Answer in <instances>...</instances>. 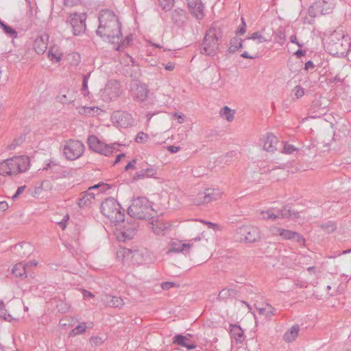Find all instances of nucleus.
<instances>
[{
  "label": "nucleus",
  "mask_w": 351,
  "mask_h": 351,
  "mask_svg": "<svg viewBox=\"0 0 351 351\" xmlns=\"http://www.w3.org/2000/svg\"><path fill=\"white\" fill-rule=\"evenodd\" d=\"M99 26L96 31L97 36L104 40L118 43L122 37L121 23L114 13L109 10H103L99 14Z\"/></svg>",
  "instance_id": "f257e3e1"
},
{
  "label": "nucleus",
  "mask_w": 351,
  "mask_h": 351,
  "mask_svg": "<svg viewBox=\"0 0 351 351\" xmlns=\"http://www.w3.org/2000/svg\"><path fill=\"white\" fill-rule=\"evenodd\" d=\"M350 40L348 35L335 32L329 37V41L326 44V50L334 56L344 57L350 51Z\"/></svg>",
  "instance_id": "f03ea898"
},
{
  "label": "nucleus",
  "mask_w": 351,
  "mask_h": 351,
  "mask_svg": "<svg viewBox=\"0 0 351 351\" xmlns=\"http://www.w3.org/2000/svg\"><path fill=\"white\" fill-rule=\"evenodd\" d=\"M29 158L27 156H15L0 162V175H16L26 171L29 167Z\"/></svg>",
  "instance_id": "7ed1b4c3"
},
{
  "label": "nucleus",
  "mask_w": 351,
  "mask_h": 351,
  "mask_svg": "<svg viewBox=\"0 0 351 351\" xmlns=\"http://www.w3.org/2000/svg\"><path fill=\"white\" fill-rule=\"evenodd\" d=\"M153 212L152 203L145 197L134 198L128 209V215L137 219H147Z\"/></svg>",
  "instance_id": "20e7f679"
},
{
  "label": "nucleus",
  "mask_w": 351,
  "mask_h": 351,
  "mask_svg": "<svg viewBox=\"0 0 351 351\" xmlns=\"http://www.w3.org/2000/svg\"><path fill=\"white\" fill-rule=\"evenodd\" d=\"M101 212L115 225L124 222V212L119 202L113 197H108L101 203Z\"/></svg>",
  "instance_id": "39448f33"
},
{
  "label": "nucleus",
  "mask_w": 351,
  "mask_h": 351,
  "mask_svg": "<svg viewBox=\"0 0 351 351\" xmlns=\"http://www.w3.org/2000/svg\"><path fill=\"white\" fill-rule=\"evenodd\" d=\"M221 36V32L219 29L213 27H210L206 31L201 45V53L206 56H215L219 49V39Z\"/></svg>",
  "instance_id": "423d86ee"
},
{
  "label": "nucleus",
  "mask_w": 351,
  "mask_h": 351,
  "mask_svg": "<svg viewBox=\"0 0 351 351\" xmlns=\"http://www.w3.org/2000/svg\"><path fill=\"white\" fill-rule=\"evenodd\" d=\"M84 143L75 139H69L62 145L63 154L69 160L79 158L84 154Z\"/></svg>",
  "instance_id": "0eeeda50"
},
{
  "label": "nucleus",
  "mask_w": 351,
  "mask_h": 351,
  "mask_svg": "<svg viewBox=\"0 0 351 351\" xmlns=\"http://www.w3.org/2000/svg\"><path fill=\"white\" fill-rule=\"evenodd\" d=\"M87 144L90 150L106 156L111 155L115 149H117L116 146L119 145L117 143L107 145L101 141L95 135L88 136Z\"/></svg>",
  "instance_id": "6e6552de"
},
{
  "label": "nucleus",
  "mask_w": 351,
  "mask_h": 351,
  "mask_svg": "<svg viewBox=\"0 0 351 351\" xmlns=\"http://www.w3.org/2000/svg\"><path fill=\"white\" fill-rule=\"evenodd\" d=\"M234 238L239 242L253 243L261 238V234L256 227L243 226L237 229Z\"/></svg>",
  "instance_id": "1a4fd4ad"
},
{
  "label": "nucleus",
  "mask_w": 351,
  "mask_h": 351,
  "mask_svg": "<svg viewBox=\"0 0 351 351\" xmlns=\"http://www.w3.org/2000/svg\"><path fill=\"white\" fill-rule=\"evenodd\" d=\"M122 93L120 83L115 80H109L100 91V97L105 102L118 99Z\"/></svg>",
  "instance_id": "9d476101"
},
{
  "label": "nucleus",
  "mask_w": 351,
  "mask_h": 351,
  "mask_svg": "<svg viewBox=\"0 0 351 351\" xmlns=\"http://www.w3.org/2000/svg\"><path fill=\"white\" fill-rule=\"evenodd\" d=\"M221 195V192L216 189H207L205 191L199 193L194 199L196 205L208 204L210 202L218 199Z\"/></svg>",
  "instance_id": "9b49d317"
},
{
  "label": "nucleus",
  "mask_w": 351,
  "mask_h": 351,
  "mask_svg": "<svg viewBox=\"0 0 351 351\" xmlns=\"http://www.w3.org/2000/svg\"><path fill=\"white\" fill-rule=\"evenodd\" d=\"M221 195V192L216 189H207L205 191L199 193L194 199L196 205L208 204L210 202L218 199Z\"/></svg>",
  "instance_id": "f8f14e48"
},
{
  "label": "nucleus",
  "mask_w": 351,
  "mask_h": 351,
  "mask_svg": "<svg viewBox=\"0 0 351 351\" xmlns=\"http://www.w3.org/2000/svg\"><path fill=\"white\" fill-rule=\"evenodd\" d=\"M86 16L85 14L74 13L70 16L69 23L72 27L74 35L77 36L84 32L86 29Z\"/></svg>",
  "instance_id": "ddd939ff"
},
{
  "label": "nucleus",
  "mask_w": 351,
  "mask_h": 351,
  "mask_svg": "<svg viewBox=\"0 0 351 351\" xmlns=\"http://www.w3.org/2000/svg\"><path fill=\"white\" fill-rule=\"evenodd\" d=\"M149 218L150 221L149 223L151 226L152 231L158 235L165 234L168 228L167 224L165 223L159 216L154 217L152 215Z\"/></svg>",
  "instance_id": "4468645a"
},
{
  "label": "nucleus",
  "mask_w": 351,
  "mask_h": 351,
  "mask_svg": "<svg viewBox=\"0 0 351 351\" xmlns=\"http://www.w3.org/2000/svg\"><path fill=\"white\" fill-rule=\"evenodd\" d=\"M192 244L183 243L182 241L176 240L171 242L170 248L167 252V254L172 252L175 253H183L184 254H188L190 253Z\"/></svg>",
  "instance_id": "2eb2a0df"
},
{
  "label": "nucleus",
  "mask_w": 351,
  "mask_h": 351,
  "mask_svg": "<svg viewBox=\"0 0 351 351\" xmlns=\"http://www.w3.org/2000/svg\"><path fill=\"white\" fill-rule=\"evenodd\" d=\"M188 7L191 13L198 20L204 16V5L201 0H187Z\"/></svg>",
  "instance_id": "dca6fc26"
},
{
  "label": "nucleus",
  "mask_w": 351,
  "mask_h": 351,
  "mask_svg": "<svg viewBox=\"0 0 351 351\" xmlns=\"http://www.w3.org/2000/svg\"><path fill=\"white\" fill-rule=\"evenodd\" d=\"M131 89L133 97L138 101H144L148 97L149 90L145 84L136 83Z\"/></svg>",
  "instance_id": "f3484780"
},
{
  "label": "nucleus",
  "mask_w": 351,
  "mask_h": 351,
  "mask_svg": "<svg viewBox=\"0 0 351 351\" xmlns=\"http://www.w3.org/2000/svg\"><path fill=\"white\" fill-rule=\"evenodd\" d=\"M192 335H176L173 339V343L180 346L186 348L187 350H192L197 347L196 343L191 340Z\"/></svg>",
  "instance_id": "a211bd4d"
},
{
  "label": "nucleus",
  "mask_w": 351,
  "mask_h": 351,
  "mask_svg": "<svg viewBox=\"0 0 351 351\" xmlns=\"http://www.w3.org/2000/svg\"><path fill=\"white\" fill-rule=\"evenodd\" d=\"M157 173L156 169L153 166L147 165L145 168H142L141 170L136 172L132 180L136 181L138 180H143L145 178H152Z\"/></svg>",
  "instance_id": "6ab92c4d"
},
{
  "label": "nucleus",
  "mask_w": 351,
  "mask_h": 351,
  "mask_svg": "<svg viewBox=\"0 0 351 351\" xmlns=\"http://www.w3.org/2000/svg\"><path fill=\"white\" fill-rule=\"evenodd\" d=\"M49 36L43 34L38 36L34 40V48L38 54H43L47 48Z\"/></svg>",
  "instance_id": "aec40b11"
},
{
  "label": "nucleus",
  "mask_w": 351,
  "mask_h": 351,
  "mask_svg": "<svg viewBox=\"0 0 351 351\" xmlns=\"http://www.w3.org/2000/svg\"><path fill=\"white\" fill-rule=\"evenodd\" d=\"M32 249L31 244L27 242L19 243L13 246L14 252L21 257L27 256L31 254Z\"/></svg>",
  "instance_id": "412c9836"
},
{
  "label": "nucleus",
  "mask_w": 351,
  "mask_h": 351,
  "mask_svg": "<svg viewBox=\"0 0 351 351\" xmlns=\"http://www.w3.org/2000/svg\"><path fill=\"white\" fill-rule=\"evenodd\" d=\"M245 43L246 44V46H243V48L247 49L250 51H256V52L255 53L254 55L252 56V55H250L247 51H245L241 54V56L242 58H247V59H255L257 57H258V52H257L258 44L250 40V39H248L247 38L245 39H244V44Z\"/></svg>",
  "instance_id": "4be33fe9"
},
{
  "label": "nucleus",
  "mask_w": 351,
  "mask_h": 351,
  "mask_svg": "<svg viewBox=\"0 0 351 351\" xmlns=\"http://www.w3.org/2000/svg\"><path fill=\"white\" fill-rule=\"evenodd\" d=\"M279 141L277 137L273 134H267L265 139L264 140L263 148L265 150L269 152H274L277 149V145Z\"/></svg>",
  "instance_id": "5701e85b"
},
{
  "label": "nucleus",
  "mask_w": 351,
  "mask_h": 351,
  "mask_svg": "<svg viewBox=\"0 0 351 351\" xmlns=\"http://www.w3.org/2000/svg\"><path fill=\"white\" fill-rule=\"evenodd\" d=\"M105 304L110 307L120 308L123 306V300L120 297L106 295L103 298Z\"/></svg>",
  "instance_id": "b1692460"
},
{
  "label": "nucleus",
  "mask_w": 351,
  "mask_h": 351,
  "mask_svg": "<svg viewBox=\"0 0 351 351\" xmlns=\"http://www.w3.org/2000/svg\"><path fill=\"white\" fill-rule=\"evenodd\" d=\"M136 232V225L135 223L130 224L127 223L123 226V228L121 231V234L123 238V241L125 239H131L134 237Z\"/></svg>",
  "instance_id": "393cba45"
},
{
  "label": "nucleus",
  "mask_w": 351,
  "mask_h": 351,
  "mask_svg": "<svg viewBox=\"0 0 351 351\" xmlns=\"http://www.w3.org/2000/svg\"><path fill=\"white\" fill-rule=\"evenodd\" d=\"M117 118V123L121 128H127L132 125L133 119L128 112L119 113Z\"/></svg>",
  "instance_id": "a878e982"
},
{
  "label": "nucleus",
  "mask_w": 351,
  "mask_h": 351,
  "mask_svg": "<svg viewBox=\"0 0 351 351\" xmlns=\"http://www.w3.org/2000/svg\"><path fill=\"white\" fill-rule=\"evenodd\" d=\"M45 169H51L53 172V175L51 177L55 179L65 178L68 175L66 171L61 169L59 166L55 164L49 163L47 167H45Z\"/></svg>",
  "instance_id": "bb28decb"
},
{
  "label": "nucleus",
  "mask_w": 351,
  "mask_h": 351,
  "mask_svg": "<svg viewBox=\"0 0 351 351\" xmlns=\"http://www.w3.org/2000/svg\"><path fill=\"white\" fill-rule=\"evenodd\" d=\"M94 199L95 193L93 192L84 191L78 199L77 204L80 207H84L90 204Z\"/></svg>",
  "instance_id": "cd10ccee"
},
{
  "label": "nucleus",
  "mask_w": 351,
  "mask_h": 351,
  "mask_svg": "<svg viewBox=\"0 0 351 351\" xmlns=\"http://www.w3.org/2000/svg\"><path fill=\"white\" fill-rule=\"evenodd\" d=\"M276 211H277V213L278 215V219H280V218L295 219L299 217L298 213H295L294 211L291 210V208L288 206L283 207L282 209L276 208Z\"/></svg>",
  "instance_id": "c85d7f7f"
},
{
  "label": "nucleus",
  "mask_w": 351,
  "mask_h": 351,
  "mask_svg": "<svg viewBox=\"0 0 351 351\" xmlns=\"http://www.w3.org/2000/svg\"><path fill=\"white\" fill-rule=\"evenodd\" d=\"M230 334L232 338L235 339L237 342L241 343L243 339V331L237 324H230Z\"/></svg>",
  "instance_id": "c756f323"
},
{
  "label": "nucleus",
  "mask_w": 351,
  "mask_h": 351,
  "mask_svg": "<svg viewBox=\"0 0 351 351\" xmlns=\"http://www.w3.org/2000/svg\"><path fill=\"white\" fill-rule=\"evenodd\" d=\"M60 102L63 104H69L74 101L75 96L73 92L69 90H62L58 97Z\"/></svg>",
  "instance_id": "7c9ffc66"
},
{
  "label": "nucleus",
  "mask_w": 351,
  "mask_h": 351,
  "mask_svg": "<svg viewBox=\"0 0 351 351\" xmlns=\"http://www.w3.org/2000/svg\"><path fill=\"white\" fill-rule=\"evenodd\" d=\"M300 331V326L298 324L293 325L283 335V339L286 342H292L295 339Z\"/></svg>",
  "instance_id": "2f4dec72"
},
{
  "label": "nucleus",
  "mask_w": 351,
  "mask_h": 351,
  "mask_svg": "<svg viewBox=\"0 0 351 351\" xmlns=\"http://www.w3.org/2000/svg\"><path fill=\"white\" fill-rule=\"evenodd\" d=\"M12 273L16 277H27L28 265L19 263L12 268Z\"/></svg>",
  "instance_id": "473e14b6"
},
{
  "label": "nucleus",
  "mask_w": 351,
  "mask_h": 351,
  "mask_svg": "<svg viewBox=\"0 0 351 351\" xmlns=\"http://www.w3.org/2000/svg\"><path fill=\"white\" fill-rule=\"evenodd\" d=\"M243 46H246V44H244V40H241L238 37H234L230 41L228 51L229 53H234L239 49L243 48Z\"/></svg>",
  "instance_id": "72a5a7b5"
},
{
  "label": "nucleus",
  "mask_w": 351,
  "mask_h": 351,
  "mask_svg": "<svg viewBox=\"0 0 351 351\" xmlns=\"http://www.w3.org/2000/svg\"><path fill=\"white\" fill-rule=\"evenodd\" d=\"M260 218L265 220L275 221L278 219L276 208H270L267 210L260 212Z\"/></svg>",
  "instance_id": "f704fd0d"
},
{
  "label": "nucleus",
  "mask_w": 351,
  "mask_h": 351,
  "mask_svg": "<svg viewBox=\"0 0 351 351\" xmlns=\"http://www.w3.org/2000/svg\"><path fill=\"white\" fill-rule=\"evenodd\" d=\"M315 5L317 8H322V14H327L334 8L335 3L334 0H319Z\"/></svg>",
  "instance_id": "c9c22d12"
},
{
  "label": "nucleus",
  "mask_w": 351,
  "mask_h": 351,
  "mask_svg": "<svg viewBox=\"0 0 351 351\" xmlns=\"http://www.w3.org/2000/svg\"><path fill=\"white\" fill-rule=\"evenodd\" d=\"M238 291L232 288L223 289L219 293V298L221 300H226L229 298H235L237 295Z\"/></svg>",
  "instance_id": "e433bc0d"
},
{
  "label": "nucleus",
  "mask_w": 351,
  "mask_h": 351,
  "mask_svg": "<svg viewBox=\"0 0 351 351\" xmlns=\"http://www.w3.org/2000/svg\"><path fill=\"white\" fill-rule=\"evenodd\" d=\"M259 315H264L267 319H269L274 315L276 309L270 304H267L265 307L257 308Z\"/></svg>",
  "instance_id": "4c0bfd02"
},
{
  "label": "nucleus",
  "mask_w": 351,
  "mask_h": 351,
  "mask_svg": "<svg viewBox=\"0 0 351 351\" xmlns=\"http://www.w3.org/2000/svg\"><path fill=\"white\" fill-rule=\"evenodd\" d=\"M0 27L3 29L4 32L10 38H16L18 36L17 32L0 20Z\"/></svg>",
  "instance_id": "58836bf2"
},
{
  "label": "nucleus",
  "mask_w": 351,
  "mask_h": 351,
  "mask_svg": "<svg viewBox=\"0 0 351 351\" xmlns=\"http://www.w3.org/2000/svg\"><path fill=\"white\" fill-rule=\"evenodd\" d=\"M221 115L223 117H225V119L228 121H232L234 119V111L231 110L229 107L228 106H224L221 110Z\"/></svg>",
  "instance_id": "ea45409f"
},
{
  "label": "nucleus",
  "mask_w": 351,
  "mask_h": 351,
  "mask_svg": "<svg viewBox=\"0 0 351 351\" xmlns=\"http://www.w3.org/2000/svg\"><path fill=\"white\" fill-rule=\"evenodd\" d=\"M183 19L184 14L182 10L178 11L176 10L172 12V20L177 25H180L184 22Z\"/></svg>",
  "instance_id": "a19ab883"
},
{
  "label": "nucleus",
  "mask_w": 351,
  "mask_h": 351,
  "mask_svg": "<svg viewBox=\"0 0 351 351\" xmlns=\"http://www.w3.org/2000/svg\"><path fill=\"white\" fill-rule=\"evenodd\" d=\"M109 189V186L107 184L104 182H99L94 186H90L88 189V191L93 192L94 190H99L98 193L106 192Z\"/></svg>",
  "instance_id": "79ce46f5"
},
{
  "label": "nucleus",
  "mask_w": 351,
  "mask_h": 351,
  "mask_svg": "<svg viewBox=\"0 0 351 351\" xmlns=\"http://www.w3.org/2000/svg\"><path fill=\"white\" fill-rule=\"evenodd\" d=\"M87 328L86 323H82L78 324L75 328H74L70 332V336L78 335L86 332Z\"/></svg>",
  "instance_id": "37998d69"
},
{
  "label": "nucleus",
  "mask_w": 351,
  "mask_h": 351,
  "mask_svg": "<svg viewBox=\"0 0 351 351\" xmlns=\"http://www.w3.org/2000/svg\"><path fill=\"white\" fill-rule=\"evenodd\" d=\"M247 38L258 45L267 41V40L258 32H254L251 36Z\"/></svg>",
  "instance_id": "c03bdc74"
},
{
  "label": "nucleus",
  "mask_w": 351,
  "mask_h": 351,
  "mask_svg": "<svg viewBox=\"0 0 351 351\" xmlns=\"http://www.w3.org/2000/svg\"><path fill=\"white\" fill-rule=\"evenodd\" d=\"M160 6L164 10H170L173 5L174 0H158Z\"/></svg>",
  "instance_id": "a18cd8bd"
},
{
  "label": "nucleus",
  "mask_w": 351,
  "mask_h": 351,
  "mask_svg": "<svg viewBox=\"0 0 351 351\" xmlns=\"http://www.w3.org/2000/svg\"><path fill=\"white\" fill-rule=\"evenodd\" d=\"M48 58L51 61L57 63L61 60L62 54L60 53H55L51 50H49L48 52Z\"/></svg>",
  "instance_id": "49530a36"
},
{
  "label": "nucleus",
  "mask_w": 351,
  "mask_h": 351,
  "mask_svg": "<svg viewBox=\"0 0 351 351\" xmlns=\"http://www.w3.org/2000/svg\"><path fill=\"white\" fill-rule=\"evenodd\" d=\"M322 228L328 233H330L336 230L337 226L335 223L329 221L325 224H323Z\"/></svg>",
  "instance_id": "de8ad7c7"
},
{
  "label": "nucleus",
  "mask_w": 351,
  "mask_h": 351,
  "mask_svg": "<svg viewBox=\"0 0 351 351\" xmlns=\"http://www.w3.org/2000/svg\"><path fill=\"white\" fill-rule=\"evenodd\" d=\"M279 231H280V236L282 237L285 239H292V238L293 237L294 233H295L294 231L285 230V229H282V230H279Z\"/></svg>",
  "instance_id": "09e8293b"
},
{
  "label": "nucleus",
  "mask_w": 351,
  "mask_h": 351,
  "mask_svg": "<svg viewBox=\"0 0 351 351\" xmlns=\"http://www.w3.org/2000/svg\"><path fill=\"white\" fill-rule=\"evenodd\" d=\"M148 138H149L148 134H147L143 132H140L136 134L135 141L138 143H142L146 141L148 139Z\"/></svg>",
  "instance_id": "8fccbe9b"
},
{
  "label": "nucleus",
  "mask_w": 351,
  "mask_h": 351,
  "mask_svg": "<svg viewBox=\"0 0 351 351\" xmlns=\"http://www.w3.org/2000/svg\"><path fill=\"white\" fill-rule=\"evenodd\" d=\"M25 141L24 136H20L15 138L13 142L8 146L10 149H14L17 146L20 145Z\"/></svg>",
  "instance_id": "3c124183"
},
{
  "label": "nucleus",
  "mask_w": 351,
  "mask_h": 351,
  "mask_svg": "<svg viewBox=\"0 0 351 351\" xmlns=\"http://www.w3.org/2000/svg\"><path fill=\"white\" fill-rule=\"evenodd\" d=\"M293 92L296 99H300L304 95V90L300 86H296L293 89Z\"/></svg>",
  "instance_id": "603ef678"
},
{
  "label": "nucleus",
  "mask_w": 351,
  "mask_h": 351,
  "mask_svg": "<svg viewBox=\"0 0 351 351\" xmlns=\"http://www.w3.org/2000/svg\"><path fill=\"white\" fill-rule=\"evenodd\" d=\"M298 150V148H296L295 146L290 145V144H285L283 147V152L285 154H292L295 151Z\"/></svg>",
  "instance_id": "864d4df0"
},
{
  "label": "nucleus",
  "mask_w": 351,
  "mask_h": 351,
  "mask_svg": "<svg viewBox=\"0 0 351 351\" xmlns=\"http://www.w3.org/2000/svg\"><path fill=\"white\" fill-rule=\"evenodd\" d=\"M292 239H293L300 245H304L305 242V239H304L303 236L297 232H295Z\"/></svg>",
  "instance_id": "5fc2aeb1"
},
{
  "label": "nucleus",
  "mask_w": 351,
  "mask_h": 351,
  "mask_svg": "<svg viewBox=\"0 0 351 351\" xmlns=\"http://www.w3.org/2000/svg\"><path fill=\"white\" fill-rule=\"evenodd\" d=\"M89 76H90V73L83 75L82 91L84 93V95H86L85 92L88 89V81Z\"/></svg>",
  "instance_id": "6e6d98bb"
},
{
  "label": "nucleus",
  "mask_w": 351,
  "mask_h": 351,
  "mask_svg": "<svg viewBox=\"0 0 351 351\" xmlns=\"http://www.w3.org/2000/svg\"><path fill=\"white\" fill-rule=\"evenodd\" d=\"M65 6L73 7L82 3V0H64Z\"/></svg>",
  "instance_id": "4d7b16f0"
},
{
  "label": "nucleus",
  "mask_w": 351,
  "mask_h": 351,
  "mask_svg": "<svg viewBox=\"0 0 351 351\" xmlns=\"http://www.w3.org/2000/svg\"><path fill=\"white\" fill-rule=\"evenodd\" d=\"M176 284L173 282H165L161 284V287L164 290H168L171 287H176Z\"/></svg>",
  "instance_id": "13d9d810"
},
{
  "label": "nucleus",
  "mask_w": 351,
  "mask_h": 351,
  "mask_svg": "<svg viewBox=\"0 0 351 351\" xmlns=\"http://www.w3.org/2000/svg\"><path fill=\"white\" fill-rule=\"evenodd\" d=\"M132 41V39L130 38H129L128 36H127L125 38V39H124L121 44L120 45H119L117 48H116V50H119L121 47H125L126 46H128L130 43Z\"/></svg>",
  "instance_id": "bf43d9fd"
},
{
  "label": "nucleus",
  "mask_w": 351,
  "mask_h": 351,
  "mask_svg": "<svg viewBox=\"0 0 351 351\" xmlns=\"http://www.w3.org/2000/svg\"><path fill=\"white\" fill-rule=\"evenodd\" d=\"M136 159H134L132 161H130L125 167V170L128 171L130 169H136Z\"/></svg>",
  "instance_id": "052dcab7"
},
{
  "label": "nucleus",
  "mask_w": 351,
  "mask_h": 351,
  "mask_svg": "<svg viewBox=\"0 0 351 351\" xmlns=\"http://www.w3.org/2000/svg\"><path fill=\"white\" fill-rule=\"evenodd\" d=\"M25 187H26L25 186H21L18 187L15 194L13 195V196L12 197V199H16L19 197V195H21L23 192Z\"/></svg>",
  "instance_id": "680f3d73"
},
{
  "label": "nucleus",
  "mask_w": 351,
  "mask_h": 351,
  "mask_svg": "<svg viewBox=\"0 0 351 351\" xmlns=\"http://www.w3.org/2000/svg\"><path fill=\"white\" fill-rule=\"evenodd\" d=\"M241 21H242V26L240 27L237 31V34H243L246 32V29H245L246 25H245L243 18L241 19Z\"/></svg>",
  "instance_id": "e2e57ef3"
},
{
  "label": "nucleus",
  "mask_w": 351,
  "mask_h": 351,
  "mask_svg": "<svg viewBox=\"0 0 351 351\" xmlns=\"http://www.w3.org/2000/svg\"><path fill=\"white\" fill-rule=\"evenodd\" d=\"M217 78V81L216 82H213L212 84L215 88H217L218 87H221L223 84L222 82H221V75L220 73H218L216 76Z\"/></svg>",
  "instance_id": "0e129e2a"
},
{
  "label": "nucleus",
  "mask_w": 351,
  "mask_h": 351,
  "mask_svg": "<svg viewBox=\"0 0 351 351\" xmlns=\"http://www.w3.org/2000/svg\"><path fill=\"white\" fill-rule=\"evenodd\" d=\"M173 116L178 119V122L180 123H182L184 122V118H185V115L184 114H182V113L179 114L177 112H174Z\"/></svg>",
  "instance_id": "69168bd1"
},
{
  "label": "nucleus",
  "mask_w": 351,
  "mask_h": 351,
  "mask_svg": "<svg viewBox=\"0 0 351 351\" xmlns=\"http://www.w3.org/2000/svg\"><path fill=\"white\" fill-rule=\"evenodd\" d=\"M290 42L292 43H295L300 47H302L304 46V44L298 42L296 35H291L290 36Z\"/></svg>",
  "instance_id": "338daca9"
},
{
  "label": "nucleus",
  "mask_w": 351,
  "mask_h": 351,
  "mask_svg": "<svg viewBox=\"0 0 351 351\" xmlns=\"http://www.w3.org/2000/svg\"><path fill=\"white\" fill-rule=\"evenodd\" d=\"M8 208V204L5 201L0 202V213Z\"/></svg>",
  "instance_id": "774afa93"
}]
</instances>
